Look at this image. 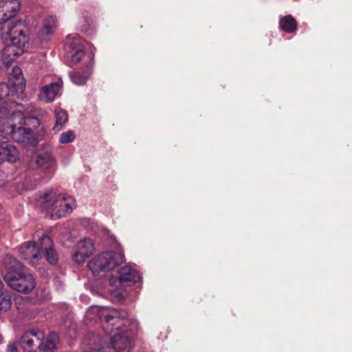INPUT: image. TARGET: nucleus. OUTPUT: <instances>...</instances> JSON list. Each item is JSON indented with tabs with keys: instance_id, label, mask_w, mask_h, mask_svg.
<instances>
[{
	"instance_id": "nucleus-1",
	"label": "nucleus",
	"mask_w": 352,
	"mask_h": 352,
	"mask_svg": "<svg viewBox=\"0 0 352 352\" xmlns=\"http://www.w3.org/2000/svg\"><path fill=\"white\" fill-rule=\"evenodd\" d=\"M1 36L5 44L1 51L4 65H8L24 52L25 45L28 42L27 27L21 21L12 25L1 27Z\"/></svg>"
},
{
	"instance_id": "nucleus-2",
	"label": "nucleus",
	"mask_w": 352,
	"mask_h": 352,
	"mask_svg": "<svg viewBox=\"0 0 352 352\" xmlns=\"http://www.w3.org/2000/svg\"><path fill=\"white\" fill-rule=\"evenodd\" d=\"M1 112L5 113L2 119L6 122V124L3 126V132L7 138V142L10 138L24 146H36L38 140L31 129L22 126L16 128V120H17L19 122H21L24 116L21 110L10 112L4 110Z\"/></svg>"
},
{
	"instance_id": "nucleus-3",
	"label": "nucleus",
	"mask_w": 352,
	"mask_h": 352,
	"mask_svg": "<svg viewBox=\"0 0 352 352\" xmlns=\"http://www.w3.org/2000/svg\"><path fill=\"white\" fill-rule=\"evenodd\" d=\"M83 342L85 345L84 352H128L130 348L129 339L121 333H115L109 338L91 333Z\"/></svg>"
},
{
	"instance_id": "nucleus-4",
	"label": "nucleus",
	"mask_w": 352,
	"mask_h": 352,
	"mask_svg": "<svg viewBox=\"0 0 352 352\" xmlns=\"http://www.w3.org/2000/svg\"><path fill=\"white\" fill-rule=\"evenodd\" d=\"M100 318L102 329L106 333L111 334L116 331H122L129 323L126 314L113 308H104L92 306L89 308L85 315V320H96Z\"/></svg>"
},
{
	"instance_id": "nucleus-5",
	"label": "nucleus",
	"mask_w": 352,
	"mask_h": 352,
	"mask_svg": "<svg viewBox=\"0 0 352 352\" xmlns=\"http://www.w3.org/2000/svg\"><path fill=\"white\" fill-rule=\"evenodd\" d=\"M2 274L8 286L18 292L29 294L36 286L34 278L31 274L21 269H16L14 265H5Z\"/></svg>"
},
{
	"instance_id": "nucleus-6",
	"label": "nucleus",
	"mask_w": 352,
	"mask_h": 352,
	"mask_svg": "<svg viewBox=\"0 0 352 352\" xmlns=\"http://www.w3.org/2000/svg\"><path fill=\"white\" fill-rule=\"evenodd\" d=\"M54 159L52 157V150L50 146H45L43 150L38 152L30 166L32 168H41L43 173V179L49 180L54 175Z\"/></svg>"
},
{
	"instance_id": "nucleus-7",
	"label": "nucleus",
	"mask_w": 352,
	"mask_h": 352,
	"mask_svg": "<svg viewBox=\"0 0 352 352\" xmlns=\"http://www.w3.org/2000/svg\"><path fill=\"white\" fill-rule=\"evenodd\" d=\"M45 333L38 329H32L25 331L19 339V345L23 352H40Z\"/></svg>"
},
{
	"instance_id": "nucleus-8",
	"label": "nucleus",
	"mask_w": 352,
	"mask_h": 352,
	"mask_svg": "<svg viewBox=\"0 0 352 352\" xmlns=\"http://www.w3.org/2000/svg\"><path fill=\"white\" fill-rule=\"evenodd\" d=\"M76 206V200L74 197L59 194L57 198L53 201L51 217L54 219H60L71 213Z\"/></svg>"
},
{
	"instance_id": "nucleus-9",
	"label": "nucleus",
	"mask_w": 352,
	"mask_h": 352,
	"mask_svg": "<svg viewBox=\"0 0 352 352\" xmlns=\"http://www.w3.org/2000/svg\"><path fill=\"white\" fill-rule=\"evenodd\" d=\"M20 258L27 262L35 263L41 261L43 254L34 241L25 242L19 249Z\"/></svg>"
},
{
	"instance_id": "nucleus-10",
	"label": "nucleus",
	"mask_w": 352,
	"mask_h": 352,
	"mask_svg": "<svg viewBox=\"0 0 352 352\" xmlns=\"http://www.w3.org/2000/svg\"><path fill=\"white\" fill-rule=\"evenodd\" d=\"M76 252L72 256L74 262L82 264L95 251L93 241L89 238H85L78 241L76 245Z\"/></svg>"
},
{
	"instance_id": "nucleus-11",
	"label": "nucleus",
	"mask_w": 352,
	"mask_h": 352,
	"mask_svg": "<svg viewBox=\"0 0 352 352\" xmlns=\"http://www.w3.org/2000/svg\"><path fill=\"white\" fill-rule=\"evenodd\" d=\"M82 42V39L76 34L68 35L66 38V45L71 53V60L73 63H79L85 56Z\"/></svg>"
},
{
	"instance_id": "nucleus-12",
	"label": "nucleus",
	"mask_w": 352,
	"mask_h": 352,
	"mask_svg": "<svg viewBox=\"0 0 352 352\" xmlns=\"http://www.w3.org/2000/svg\"><path fill=\"white\" fill-rule=\"evenodd\" d=\"M20 9L19 0H0V23L7 25L6 23L14 17ZM10 23L8 25H13Z\"/></svg>"
},
{
	"instance_id": "nucleus-13",
	"label": "nucleus",
	"mask_w": 352,
	"mask_h": 352,
	"mask_svg": "<svg viewBox=\"0 0 352 352\" xmlns=\"http://www.w3.org/2000/svg\"><path fill=\"white\" fill-rule=\"evenodd\" d=\"M95 264H123L126 259L122 250L118 251L104 252L98 254L95 258Z\"/></svg>"
},
{
	"instance_id": "nucleus-14",
	"label": "nucleus",
	"mask_w": 352,
	"mask_h": 352,
	"mask_svg": "<svg viewBox=\"0 0 352 352\" xmlns=\"http://www.w3.org/2000/svg\"><path fill=\"white\" fill-rule=\"evenodd\" d=\"M22 94L23 93H17L10 82L0 83V107H6L12 111V110L11 109L12 107L11 106L8 107V104H13L15 96H19Z\"/></svg>"
},
{
	"instance_id": "nucleus-15",
	"label": "nucleus",
	"mask_w": 352,
	"mask_h": 352,
	"mask_svg": "<svg viewBox=\"0 0 352 352\" xmlns=\"http://www.w3.org/2000/svg\"><path fill=\"white\" fill-rule=\"evenodd\" d=\"M41 251L44 252L45 257L50 264H56L58 261V254L54 248L52 240L47 234L39 238Z\"/></svg>"
},
{
	"instance_id": "nucleus-16",
	"label": "nucleus",
	"mask_w": 352,
	"mask_h": 352,
	"mask_svg": "<svg viewBox=\"0 0 352 352\" xmlns=\"http://www.w3.org/2000/svg\"><path fill=\"white\" fill-rule=\"evenodd\" d=\"M117 273L120 274L122 286H129L141 281L142 276L131 265H123L118 268Z\"/></svg>"
},
{
	"instance_id": "nucleus-17",
	"label": "nucleus",
	"mask_w": 352,
	"mask_h": 352,
	"mask_svg": "<svg viewBox=\"0 0 352 352\" xmlns=\"http://www.w3.org/2000/svg\"><path fill=\"white\" fill-rule=\"evenodd\" d=\"M9 82L17 93L24 92L26 82L23 76L22 70L19 67L15 66L12 68Z\"/></svg>"
},
{
	"instance_id": "nucleus-18",
	"label": "nucleus",
	"mask_w": 352,
	"mask_h": 352,
	"mask_svg": "<svg viewBox=\"0 0 352 352\" xmlns=\"http://www.w3.org/2000/svg\"><path fill=\"white\" fill-rule=\"evenodd\" d=\"M60 90V85L58 82H52L43 87L39 94V98L46 102L54 101Z\"/></svg>"
},
{
	"instance_id": "nucleus-19",
	"label": "nucleus",
	"mask_w": 352,
	"mask_h": 352,
	"mask_svg": "<svg viewBox=\"0 0 352 352\" xmlns=\"http://www.w3.org/2000/svg\"><path fill=\"white\" fill-rule=\"evenodd\" d=\"M56 18L53 16H49L44 19L42 28L38 32L41 40L47 39L48 36L54 32L56 28Z\"/></svg>"
},
{
	"instance_id": "nucleus-20",
	"label": "nucleus",
	"mask_w": 352,
	"mask_h": 352,
	"mask_svg": "<svg viewBox=\"0 0 352 352\" xmlns=\"http://www.w3.org/2000/svg\"><path fill=\"white\" fill-rule=\"evenodd\" d=\"M19 159V153L14 146H0V164L7 161L14 162Z\"/></svg>"
},
{
	"instance_id": "nucleus-21",
	"label": "nucleus",
	"mask_w": 352,
	"mask_h": 352,
	"mask_svg": "<svg viewBox=\"0 0 352 352\" xmlns=\"http://www.w3.org/2000/svg\"><path fill=\"white\" fill-rule=\"evenodd\" d=\"M280 28L287 33H292L296 30L297 22L290 14L281 18L279 21Z\"/></svg>"
},
{
	"instance_id": "nucleus-22",
	"label": "nucleus",
	"mask_w": 352,
	"mask_h": 352,
	"mask_svg": "<svg viewBox=\"0 0 352 352\" xmlns=\"http://www.w3.org/2000/svg\"><path fill=\"white\" fill-rule=\"evenodd\" d=\"M58 342V336L54 333H52L47 337L43 339L41 351L51 352L56 349Z\"/></svg>"
},
{
	"instance_id": "nucleus-23",
	"label": "nucleus",
	"mask_w": 352,
	"mask_h": 352,
	"mask_svg": "<svg viewBox=\"0 0 352 352\" xmlns=\"http://www.w3.org/2000/svg\"><path fill=\"white\" fill-rule=\"evenodd\" d=\"M54 116L56 118V123L54 126V130L57 131H60L63 126L67 122L68 120V115L65 110L62 109H56L54 111Z\"/></svg>"
},
{
	"instance_id": "nucleus-24",
	"label": "nucleus",
	"mask_w": 352,
	"mask_h": 352,
	"mask_svg": "<svg viewBox=\"0 0 352 352\" xmlns=\"http://www.w3.org/2000/svg\"><path fill=\"white\" fill-rule=\"evenodd\" d=\"M58 195L53 190H48L43 192L40 196V201L45 206L49 207L53 206V201L57 198Z\"/></svg>"
},
{
	"instance_id": "nucleus-25",
	"label": "nucleus",
	"mask_w": 352,
	"mask_h": 352,
	"mask_svg": "<svg viewBox=\"0 0 352 352\" xmlns=\"http://www.w3.org/2000/svg\"><path fill=\"white\" fill-rule=\"evenodd\" d=\"M69 76L71 80L76 85H84L89 76L88 72L84 74H80L78 71H71L69 72Z\"/></svg>"
},
{
	"instance_id": "nucleus-26",
	"label": "nucleus",
	"mask_w": 352,
	"mask_h": 352,
	"mask_svg": "<svg viewBox=\"0 0 352 352\" xmlns=\"http://www.w3.org/2000/svg\"><path fill=\"white\" fill-rule=\"evenodd\" d=\"M12 305L11 297L8 292L2 289H0V311H6Z\"/></svg>"
},
{
	"instance_id": "nucleus-27",
	"label": "nucleus",
	"mask_w": 352,
	"mask_h": 352,
	"mask_svg": "<svg viewBox=\"0 0 352 352\" xmlns=\"http://www.w3.org/2000/svg\"><path fill=\"white\" fill-rule=\"evenodd\" d=\"M75 135L74 131L69 130L62 133L59 136V142L61 144L71 143L74 140Z\"/></svg>"
},
{
	"instance_id": "nucleus-28",
	"label": "nucleus",
	"mask_w": 352,
	"mask_h": 352,
	"mask_svg": "<svg viewBox=\"0 0 352 352\" xmlns=\"http://www.w3.org/2000/svg\"><path fill=\"white\" fill-rule=\"evenodd\" d=\"M109 283L110 285L115 287H118L122 285V280H121V277L117 272L116 275L112 274L109 276Z\"/></svg>"
},
{
	"instance_id": "nucleus-29",
	"label": "nucleus",
	"mask_w": 352,
	"mask_h": 352,
	"mask_svg": "<svg viewBox=\"0 0 352 352\" xmlns=\"http://www.w3.org/2000/svg\"><path fill=\"white\" fill-rule=\"evenodd\" d=\"M109 265H87L91 271L92 274L96 276L100 272H104Z\"/></svg>"
},
{
	"instance_id": "nucleus-30",
	"label": "nucleus",
	"mask_w": 352,
	"mask_h": 352,
	"mask_svg": "<svg viewBox=\"0 0 352 352\" xmlns=\"http://www.w3.org/2000/svg\"><path fill=\"white\" fill-rule=\"evenodd\" d=\"M3 113L0 112V143H6L7 142V138L5 136L3 132V126L6 124L3 119Z\"/></svg>"
},
{
	"instance_id": "nucleus-31",
	"label": "nucleus",
	"mask_w": 352,
	"mask_h": 352,
	"mask_svg": "<svg viewBox=\"0 0 352 352\" xmlns=\"http://www.w3.org/2000/svg\"><path fill=\"white\" fill-rule=\"evenodd\" d=\"M1 264H21L20 262H19L16 258L12 256L10 254H6L3 258V261Z\"/></svg>"
},
{
	"instance_id": "nucleus-32",
	"label": "nucleus",
	"mask_w": 352,
	"mask_h": 352,
	"mask_svg": "<svg viewBox=\"0 0 352 352\" xmlns=\"http://www.w3.org/2000/svg\"><path fill=\"white\" fill-rule=\"evenodd\" d=\"M8 349L10 352H18L17 348L14 344H9L8 346Z\"/></svg>"
},
{
	"instance_id": "nucleus-33",
	"label": "nucleus",
	"mask_w": 352,
	"mask_h": 352,
	"mask_svg": "<svg viewBox=\"0 0 352 352\" xmlns=\"http://www.w3.org/2000/svg\"><path fill=\"white\" fill-rule=\"evenodd\" d=\"M41 292L42 294H41V296L39 297V300H40L45 299L46 298V296H47V291H46V289H41Z\"/></svg>"
},
{
	"instance_id": "nucleus-34",
	"label": "nucleus",
	"mask_w": 352,
	"mask_h": 352,
	"mask_svg": "<svg viewBox=\"0 0 352 352\" xmlns=\"http://www.w3.org/2000/svg\"><path fill=\"white\" fill-rule=\"evenodd\" d=\"M4 110H6L7 112H10V110L8 109L6 107H0V112L3 111H4Z\"/></svg>"
},
{
	"instance_id": "nucleus-35",
	"label": "nucleus",
	"mask_w": 352,
	"mask_h": 352,
	"mask_svg": "<svg viewBox=\"0 0 352 352\" xmlns=\"http://www.w3.org/2000/svg\"><path fill=\"white\" fill-rule=\"evenodd\" d=\"M2 64H3V56L1 55V52H0V67H1Z\"/></svg>"
},
{
	"instance_id": "nucleus-36",
	"label": "nucleus",
	"mask_w": 352,
	"mask_h": 352,
	"mask_svg": "<svg viewBox=\"0 0 352 352\" xmlns=\"http://www.w3.org/2000/svg\"><path fill=\"white\" fill-rule=\"evenodd\" d=\"M3 287V282L0 280V289H2Z\"/></svg>"
},
{
	"instance_id": "nucleus-37",
	"label": "nucleus",
	"mask_w": 352,
	"mask_h": 352,
	"mask_svg": "<svg viewBox=\"0 0 352 352\" xmlns=\"http://www.w3.org/2000/svg\"><path fill=\"white\" fill-rule=\"evenodd\" d=\"M38 292H39V289H36V295H37V296H38Z\"/></svg>"
}]
</instances>
